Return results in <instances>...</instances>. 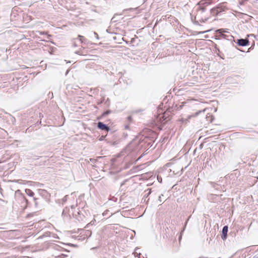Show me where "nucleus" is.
Returning a JSON list of instances; mask_svg holds the SVG:
<instances>
[{"mask_svg": "<svg viewBox=\"0 0 258 258\" xmlns=\"http://www.w3.org/2000/svg\"><path fill=\"white\" fill-rule=\"evenodd\" d=\"M209 2H206L203 1H201L198 4V7L197 9V14L195 19L197 21L195 22V24H199V22L204 23L209 19V17L205 15L206 8L209 5Z\"/></svg>", "mask_w": 258, "mask_h": 258, "instance_id": "obj_1", "label": "nucleus"}, {"mask_svg": "<svg viewBox=\"0 0 258 258\" xmlns=\"http://www.w3.org/2000/svg\"><path fill=\"white\" fill-rule=\"evenodd\" d=\"M13 205L17 207L19 206L21 209H26L28 205V201L20 189L15 191V201H13Z\"/></svg>", "mask_w": 258, "mask_h": 258, "instance_id": "obj_2", "label": "nucleus"}, {"mask_svg": "<svg viewBox=\"0 0 258 258\" xmlns=\"http://www.w3.org/2000/svg\"><path fill=\"white\" fill-rule=\"evenodd\" d=\"M217 34H218V39H224L232 42H235L234 37L231 35L230 33L226 31L224 29H220L216 31Z\"/></svg>", "mask_w": 258, "mask_h": 258, "instance_id": "obj_3", "label": "nucleus"}, {"mask_svg": "<svg viewBox=\"0 0 258 258\" xmlns=\"http://www.w3.org/2000/svg\"><path fill=\"white\" fill-rule=\"evenodd\" d=\"M227 9L226 7L224 4H221L217 7L212 9L210 12L211 15L216 16L220 15L221 13L225 11Z\"/></svg>", "mask_w": 258, "mask_h": 258, "instance_id": "obj_4", "label": "nucleus"}, {"mask_svg": "<svg viewBox=\"0 0 258 258\" xmlns=\"http://www.w3.org/2000/svg\"><path fill=\"white\" fill-rule=\"evenodd\" d=\"M138 141V147L137 148V150H141V149H149L151 147L150 145H148L147 143H145V142L141 143L140 140V136L137 137L135 140V141Z\"/></svg>", "mask_w": 258, "mask_h": 258, "instance_id": "obj_5", "label": "nucleus"}, {"mask_svg": "<svg viewBox=\"0 0 258 258\" xmlns=\"http://www.w3.org/2000/svg\"><path fill=\"white\" fill-rule=\"evenodd\" d=\"M140 140L141 143L145 142L148 145H150L151 147L152 146V142H153V138L152 137H149L145 135L140 136Z\"/></svg>", "mask_w": 258, "mask_h": 258, "instance_id": "obj_6", "label": "nucleus"}, {"mask_svg": "<svg viewBox=\"0 0 258 258\" xmlns=\"http://www.w3.org/2000/svg\"><path fill=\"white\" fill-rule=\"evenodd\" d=\"M238 45L241 46H245L249 45V41L247 38H241L237 39V41L235 42Z\"/></svg>", "mask_w": 258, "mask_h": 258, "instance_id": "obj_7", "label": "nucleus"}, {"mask_svg": "<svg viewBox=\"0 0 258 258\" xmlns=\"http://www.w3.org/2000/svg\"><path fill=\"white\" fill-rule=\"evenodd\" d=\"M38 192L39 195L45 199H48L50 197L49 194L45 189H39Z\"/></svg>", "mask_w": 258, "mask_h": 258, "instance_id": "obj_8", "label": "nucleus"}, {"mask_svg": "<svg viewBox=\"0 0 258 258\" xmlns=\"http://www.w3.org/2000/svg\"><path fill=\"white\" fill-rule=\"evenodd\" d=\"M97 127L98 128L103 131H108L110 130V128L107 125L100 121L98 122Z\"/></svg>", "mask_w": 258, "mask_h": 258, "instance_id": "obj_9", "label": "nucleus"}, {"mask_svg": "<svg viewBox=\"0 0 258 258\" xmlns=\"http://www.w3.org/2000/svg\"><path fill=\"white\" fill-rule=\"evenodd\" d=\"M228 230V226H224L222 230L221 238L225 240L227 237V232Z\"/></svg>", "mask_w": 258, "mask_h": 258, "instance_id": "obj_10", "label": "nucleus"}, {"mask_svg": "<svg viewBox=\"0 0 258 258\" xmlns=\"http://www.w3.org/2000/svg\"><path fill=\"white\" fill-rule=\"evenodd\" d=\"M25 192L26 193V194L28 196L31 197H33L34 195V192L30 189H26Z\"/></svg>", "mask_w": 258, "mask_h": 258, "instance_id": "obj_11", "label": "nucleus"}, {"mask_svg": "<svg viewBox=\"0 0 258 258\" xmlns=\"http://www.w3.org/2000/svg\"><path fill=\"white\" fill-rule=\"evenodd\" d=\"M78 37L79 38V40L80 41L81 43H86L87 40L83 36L79 35Z\"/></svg>", "mask_w": 258, "mask_h": 258, "instance_id": "obj_12", "label": "nucleus"}, {"mask_svg": "<svg viewBox=\"0 0 258 258\" xmlns=\"http://www.w3.org/2000/svg\"><path fill=\"white\" fill-rule=\"evenodd\" d=\"M96 220L93 219L89 223H88L85 227V228H88L90 225H94L95 224Z\"/></svg>", "mask_w": 258, "mask_h": 258, "instance_id": "obj_13", "label": "nucleus"}, {"mask_svg": "<svg viewBox=\"0 0 258 258\" xmlns=\"http://www.w3.org/2000/svg\"><path fill=\"white\" fill-rule=\"evenodd\" d=\"M102 158V157L99 156V157H97V159L90 158V161L92 163H95L97 162L98 159H100V158Z\"/></svg>", "mask_w": 258, "mask_h": 258, "instance_id": "obj_14", "label": "nucleus"}, {"mask_svg": "<svg viewBox=\"0 0 258 258\" xmlns=\"http://www.w3.org/2000/svg\"><path fill=\"white\" fill-rule=\"evenodd\" d=\"M206 118H210V120H209V121H210V122H213V120L214 119V116H213V115H210V114L209 115V116H208V115H207V117H206Z\"/></svg>", "mask_w": 258, "mask_h": 258, "instance_id": "obj_15", "label": "nucleus"}, {"mask_svg": "<svg viewBox=\"0 0 258 258\" xmlns=\"http://www.w3.org/2000/svg\"><path fill=\"white\" fill-rule=\"evenodd\" d=\"M85 235L86 237H90L91 235V231L89 230H86Z\"/></svg>", "mask_w": 258, "mask_h": 258, "instance_id": "obj_16", "label": "nucleus"}, {"mask_svg": "<svg viewBox=\"0 0 258 258\" xmlns=\"http://www.w3.org/2000/svg\"><path fill=\"white\" fill-rule=\"evenodd\" d=\"M67 209H64L62 212V216L67 217L68 216Z\"/></svg>", "mask_w": 258, "mask_h": 258, "instance_id": "obj_17", "label": "nucleus"}, {"mask_svg": "<svg viewBox=\"0 0 258 258\" xmlns=\"http://www.w3.org/2000/svg\"><path fill=\"white\" fill-rule=\"evenodd\" d=\"M38 200H39L38 198H36L35 197H34L33 199V201L35 203V207H37V206L38 205V201H37Z\"/></svg>", "mask_w": 258, "mask_h": 258, "instance_id": "obj_18", "label": "nucleus"}, {"mask_svg": "<svg viewBox=\"0 0 258 258\" xmlns=\"http://www.w3.org/2000/svg\"><path fill=\"white\" fill-rule=\"evenodd\" d=\"M111 112V111L110 110H108L106 111H105L103 114H102V116H106L109 114H110V113Z\"/></svg>", "mask_w": 258, "mask_h": 258, "instance_id": "obj_19", "label": "nucleus"}, {"mask_svg": "<svg viewBox=\"0 0 258 258\" xmlns=\"http://www.w3.org/2000/svg\"><path fill=\"white\" fill-rule=\"evenodd\" d=\"M66 256H67V255L66 254H61L60 255L55 256V257H58V258H64Z\"/></svg>", "mask_w": 258, "mask_h": 258, "instance_id": "obj_20", "label": "nucleus"}, {"mask_svg": "<svg viewBox=\"0 0 258 258\" xmlns=\"http://www.w3.org/2000/svg\"><path fill=\"white\" fill-rule=\"evenodd\" d=\"M163 197L164 196L163 194H161L159 196L158 201H159L160 203L162 202L164 200V199H162Z\"/></svg>", "mask_w": 258, "mask_h": 258, "instance_id": "obj_21", "label": "nucleus"}, {"mask_svg": "<svg viewBox=\"0 0 258 258\" xmlns=\"http://www.w3.org/2000/svg\"><path fill=\"white\" fill-rule=\"evenodd\" d=\"M116 15H115L112 17V18L111 19V22H116V21H117V20H116V18H115V17H116Z\"/></svg>", "mask_w": 258, "mask_h": 258, "instance_id": "obj_22", "label": "nucleus"}, {"mask_svg": "<svg viewBox=\"0 0 258 258\" xmlns=\"http://www.w3.org/2000/svg\"><path fill=\"white\" fill-rule=\"evenodd\" d=\"M254 257H258V248L254 251Z\"/></svg>", "mask_w": 258, "mask_h": 258, "instance_id": "obj_23", "label": "nucleus"}, {"mask_svg": "<svg viewBox=\"0 0 258 258\" xmlns=\"http://www.w3.org/2000/svg\"><path fill=\"white\" fill-rule=\"evenodd\" d=\"M67 198H68V196H67H67H64V197L63 198V199H62V201H63V202H66V201H67Z\"/></svg>", "mask_w": 258, "mask_h": 258, "instance_id": "obj_24", "label": "nucleus"}, {"mask_svg": "<svg viewBox=\"0 0 258 258\" xmlns=\"http://www.w3.org/2000/svg\"><path fill=\"white\" fill-rule=\"evenodd\" d=\"M94 35H95L96 37L97 38V39H99V37H98V35L97 34V33H96L95 32H94Z\"/></svg>", "mask_w": 258, "mask_h": 258, "instance_id": "obj_25", "label": "nucleus"}, {"mask_svg": "<svg viewBox=\"0 0 258 258\" xmlns=\"http://www.w3.org/2000/svg\"><path fill=\"white\" fill-rule=\"evenodd\" d=\"M94 35H95L96 37L97 38V39H99V37H98V35L97 34V33H96L95 32H94Z\"/></svg>", "mask_w": 258, "mask_h": 258, "instance_id": "obj_26", "label": "nucleus"}, {"mask_svg": "<svg viewBox=\"0 0 258 258\" xmlns=\"http://www.w3.org/2000/svg\"><path fill=\"white\" fill-rule=\"evenodd\" d=\"M132 118L131 116H128L127 117V119L128 120V121H131L132 120Z\"/></svg>", "mask_w": 258, "mask_h": 258, "instance_id": "obj_27", "label": "nucleus"}, {"mask_svg": "<svg viewBox=\"0 0 258 258\" xmlns=\"http://www.w3.org/2000/svg\"><path fill=\"white\" fill-rule=\"evenodd\" d=\"M158 181H159V182H161V181H162V178H161V177H159L158 176Z\"/></svg>", "mask_w": 258, "mask_h": 258, "instance_id": "obj_28", "label": "nucleus"}, {"mask_svg": "<svg viewBox=\"0 0 258 258\" xmlns=\"http://www.w3.org/2000/svg\"><path fill=\"white\" fill-rule=\"evenodd\" d=\"M158 181H159V182H161V181H162V178H161V177H159L158 176Z\"/></svg>", "mask_w": 258, "mask_h": 258, "instance_id": "obj_29", "label": "nucleus"}, {"mask_svg": "<svg viewBox=\"0 0 258 258\" xmlns=\"http://www.w3.org/2000/svg\"><path fill=\"white\" fill-rule=\"evenodd\" d=\"M232 45H233V47H235V48H237L238 50H240V51H241L240 49H239L237 48V47H236V45H235L233 43L232 44Z\"/></svg>", "mask_w": 258, "mask_h": 258, "instance_id": "obj_30", "label": "nucleus"}, {"mask_svg": "<svg viewBox=\"0 0 258 258\" xmlns=\"http://www.w3.org/2000/svg\"><path fill=\"white\" fill-rule=\"evenodd\" d=\"M76 53H77V54H81V53L80 52V51H78L76 52Z\"/></svg>", "mask_w": 258, "mask_h": 258, "instance_id": "obj_31", "label": "nucleus"}, {"mask_svg": "<svg viewBox=\"0 0 258 258\" xmlns=\"http://www.w3.org/2000/svg\"><path fill=\"white\" fill-rule=\"evenodd\" d=\"M128 127H129V126H128V125H126V126H125V128L126 129L128 128Z\"/></svg>", "mask_w": 258, "mask_h": 258, "instance_id": "obj_32", "label": "nucleus"}, {"mask_svg": "<svg viewBox=\"0 0 258 258\" xmlns=\"http://www.w3.org/2000/svg\"><path fill=\"white\" fill-rule=\"evenodd\" d=\"M103 138H104V137H103V136H102V137H101V138L100 139V141L102 140Z\"/></svg>", "mask_w": 258, "mask_h": 258, "instance_id": "obj_33", "label": "nucleus"}, {"mask_svg": "<svg viewBox=\"0 0 258 258\" xmlns=\"http://www.w3.org/2000/svg\"><path fill=\"white\" fill-rule=\"evenodd\" d=\"M75 208V207H74V205L71 206V208H72V209H73V208Z\"/></svg>", "mask_w": 258, "mask_h": 258, "instance_id": "obj_34", "label": "nucleus"}, {"mask_svg": "<svg viewBox=\"0 0 258 258\" xmlns=\"http://www.w3.org/2000/svg\"><path fill=\"white\" fill-rule=\"evenodd\" d=\"M208 31H205L203 32H202V33H206V32H208Z\"/></svg>", "mask_w": 258, "mask_h": 258, "instance_id": "obj_35", "label": "nucleus"}]
</instances>
